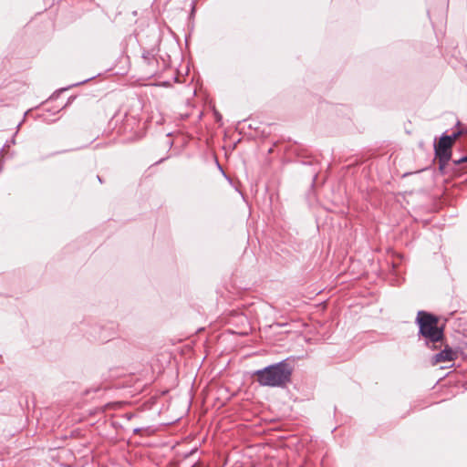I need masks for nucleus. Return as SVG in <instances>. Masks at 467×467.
Returning <instances> with one entry per match:
<instances>
[{
  "label": "nucleus",
  "mask_w": 467,
  "mask_h": 467,
  "mask_svg": "<svg viewBox=\"0 0 467 467\" xmlns=\"http://www.w3.org/2000/svg\"><path fill=\"white\" fill-rule=\"evenodd\" d=\"M454 358L455 353L450 348H445L442 351L433 357V364L452 361Z\"/></svg>",
  "instance_id": "4"
},
{
  "label": "nucleus",
  "mask_w": 467,
  "mask_h": 467,
  "mask_svg": "<svg viewBox=\"0 0 467 467\" xmlns=\"http://www.w3.org/2000/svg\"><path fill=\"white\" fill-rule=\"evenodd\" d=\"M438 317L425 311H419L416 322L420 334L432 343L439 342L443 337L442 328L438 327Z\"/></svg>",
  "instance_id": "2"
},
{
  "label": "nucleus",
  "mask_w": 467,
  "mask_h": 467,
  "mask_svg": "<svg viewBox=\"0 0 467 467\" xmlns=\"http://www.w3.org/2000/svg\"><path fill=\"white\" fill-rule=\"evenodd\" d=\"M292 369L285 361L256 370L254 376L261 386L284 387L290 381Z\"/></svg>",
  "instance_id": "1"
},
{
  "label": "nucleus",
  "mask_w": 467,
  "mask_h": 467,
  "mask_svg": "<svg viewBox=\"0 0 467 467\" xmlns=\"http://www.w3.org/2000/svg\"><path fill=\"white\" fill-rule=\"evenodd\" d=\"M459 136V133H454L452 136L443 135L437 145H435V153L441 162L446 163L451 158V148L454 140Z\"/></svg>",
  "instance_id": "3"
},
{
  "label": "nucleus",
  "mask_w": 467,
  "mask_h": 467,
  "mask_svg": "<svg viewBox=\"0 0 467 467\" xmlns=\"http://www.w3.org/2000/svg\"><path fill=\"white\" fill-rule=\"evenodd\" d=\"M461 161H467V156H466V157H464V158H462V159L461 160Z\"/></svg>",
  "instance_id": "5"
}]
</instances>
